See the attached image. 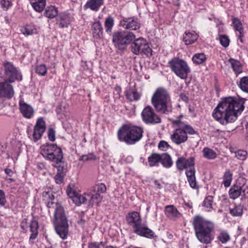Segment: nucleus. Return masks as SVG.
I'll return each instance as SVG.
<instances>
[{"label": "nucleus", "instance_id": "1", "mask_svg": "<svg viewBox=\"0 0 248 248\" xmlns=\"http://www.w3.org/2000/svg\"><path fill=\"white\" fill-rule=\"evenodd\" d=\"M246 100V98L239 96L226 97L218 104L212 116L222 125L233 123L237 119V112L243 111Z\"/></svg>", "mask_w": 248, "mask_h": 248}, {"label": "nucleus", "instance_id": "2", "mask_svg": "<svg viewBox=\"0 0 248 248\" xmlns=\"http://www.w3.org/2000/svg\"><path fill=\"white\" fill-rule=\"evenodd\" d=\"M42 198L48 208L55 207L54 225L56 232L62 239H66L69 232V226L63 207L54 201L55 197L51 190L44 191Z\"/></svg>", "mask_w": 248, "mask_h": 248}, {"label": "nucleus", "instance_id": "3", "mask_svg": "<svg viewBox=\"0 0 248 248\" xmlns=\"http://www.w3.org/2000/svg\"><path fill=\"white\" fill-rule=\"evenodd\" d=\"M192 225L198 240L202 243L209 244L214 239L212 232L215 228L214 223L205 219L201 216L193 217Z\"/></svg>", "mask_w": 248, "mask_h": 248}, {"label": "nucleus", "instance_id": "4", "mask_svg": "<svg viewBox=\"0 0 248 248\" xmlns=\"http://www.w3.org/2000/svg\"><path fill=\"white\" fill-rule=\"evenodd\" d=\"M151 103L155 110L161 114H168L172 111L170 96L163 88H158L154 93Z\"/></svg>", "mask_w": 248, "mask_h": 248}, {"label": "nucleus", "instance_id": "5", "mask_svg": "<svg viewBox=\"0 0 248 248\" xmlns=\"http://www.w3.org/2000/svg\"><path fill=\"white\" fill-rule=\"evenodd\" d=\"M182 117V115H180L179 118L172 121V124L177 128L170 135V138L176 145L186 142L188 139L187 134L194 135L197 133V132L187 123L182 121L180 119V118Z\"/></svg>", "mask_w": 248, "mask_h": 248}, {"label": "nucleus", "instance_id": "6", "mask_svg": "<svg viewBox=\"0 0 248 248\" xmlns=\"http://www.w3.org/2000/svg\"><path fill=\"white\" fill-rule=\"evenodd\" d=\"M142 127L131 124H124L118 130V138L120 141L128 145H133L139 141L143 137Z\"/></svg>", "mask_w": 248, "mask_h": 248}, {"label": "nucleus", "instance_id": "7", "mask_svg": "<svg viewBox=\"0 0 248 248\" xmlns=\"http://www.w3.org/2000/svg\"><path fill=\"white\" fill-rule=\"evenodd\" d=\"M177 169L180 171L186 170V174L189 185L193 189H198V186L195 177V158H186L184 156L178 157L176 161Z\"/></svg>", "mask_w": 248, "mask_h": 248}, {"label": "nucleus", "instance_id": "8", "mask_svg": "<svg viewBox=\"0 0 248 248\" xmlns=\"http://www.w3.org/2000/svg\"><path fill=\"white\" fill-rule=\"evenodd\" d=\"M126 221L132 227L134 232L137 234L149 238L154 237V232L142 224L141 219L138 212L129 213L126 217Z\"/></svg>", "mask_w": 248, "mask_h": 248}, {"label": "nucleus", "instance_id": "9", "mask_svg": "<svg viewBox=\"0 0 248 248\" xmlns=\"http://www.w3.org/2000/svg\"><path fill=\"white\" fill-rule=\"evenodd\" d=\"M41 154L47 160L58 165L62 162L63 154L61 148L56 144H48L43 145L40 148Z\"/></svg>", "mask_w": 248, "mask_h": 248}, {"label": "nucleus", "instance_id": "10", "mask_svg": "<svg viewBox=\"0 0 248 248\" xmlns=\"http://www.w3.org/2000/svg\"><path fill=\"white\" fill-rule=\"evenodd\" d=\"M135 35L131 31H119L112 34V41L114 46L119 50H123L126 48L135 38Z\"/></svg>", "mask_w": 248, "mask_h": 248}, {"label": "nucleus", "instance_id": "11", "mask_svg": "<svg viewBox=\"0 0 248 248\" xmlns=\"http://www.w3.org/2000/svg\"><path fill=\"white\" fill-rule=\"evenodd\" d=\"M168 65L171 71L179 78L186 79L190 72V69L187 62L183 59L174 57L168 62Z\"/></svg>", "mask_w": 248, "mask_h": 248}, {"label": "nucleus", "instance_id": "12", "mask_svg": "<svg viewBox=\"0 0 248 248\" xmlns=\"http://www.w3.org/2000/svg\"><path fill=\"white\" fill-rule=\"evenodd\" d=\"M4 75L6 81L13 83L17 80H22V76L21 72L16 68L13 63L5 62L3 63Z\"/></svg>", "mask_w": 248, "mask_h": 248}, {"label": "nucleus", "instance_id": "13", "mask_svg": "<svg viewBox=\"0 0 248 248\" xmlns=\"http://www.w3.org/2000/svg\"><path fill=\"white\" fill-rule=\"evenodd\" d=\"M131 50L135 55L144 54H151L152 49L149 47L147 41L143 38L134 39L131 43Z\"/></svg>", "mask_w": 248, "mask_h": 248}, {"label": "nucleus", "instance_id": "14", "mask_svg": "<svg viewBox=\"0 0 248 248\" xmlns=\"http://www.w3.org/2000/svg\"><path fill=\"white\" fill-rule=\"evenodd\" d=\"M143 121L147 124H156L161 122V119L150 106L144 108L141 112Z\"/></svg>", "mask_w": 248, "mask_h": 248}, {"label": "nucleus", "instance_id": "15", "mask_svg": "<svg viewBox=\"0 0 248 248\" xmlns=\"http://www.w3.org/2000/svg\"><path fill=\"white\" fill-rule=\"evenodd\" d=\"M229 194L230 198L233 200L242 196L248 200V186L244 185L242 186L237 184L234 185L230 189Z\"/></svg>", "mask_w": 248, "mask_h": 248}, {"label": "nucleus", "instance_id": "16", "mask_svg": "<svg viewBox=\"0 0 248 248\" xmlns=\"http://www.w3.org/2000/svg\"><path fill=\"white\" fill-rule=\"evenodd\" d=\"M120 25L123 28L130 31L137 30L140 27L138 19L134 16L123 17L120 21Z\"/></svg>", "mask_w": 248, "mask_h": 248}, {"label": "nucleus", "instance_id": "17", "mask_svg": "<svg viewBox=\"0 0 248 248\" xmlns=\"http://www.w3.org/2000/svg\"><path fill=\"white\" fill-rule=\"evenodd\" d=\"M66 193L69 197L72 200L73 202L78 206L85 203L87 201L85 196L86 194L81 195L76 192L70 186H67Z\"/></svg>", "mask_w": 248, "mask_h": 248}, {"label": "nucleus", "instance_id": "18", "mask_svg": "<svg viewBox=\"0 0 248 248\" xmlns=\"http://www.w3.org/2000/svg\"><path fill=\"white\" fill-rule=\"evenodd\" d=\"M46 129V123L43 118H39L34 127L32 134L33 140L37 141L42 136Z\"/></svg>", "mask_w": 248, "mask_h": 248}, {"label": "nucleus", "instance_id": "19", "mask_svg": "<svg viewBox=\"0 0 248 248\" xmlns=\"http://www.w3.org/2000/svg\"><path fill=\"white\" fill-rule=\"evenodd\" d=\"M6 80L4 82L0 83V96L8 98L14 96L15 92L13 87Z\"/></svg>", "mask_w": 248, "mask_h": 248}, {"label": "nucleus", "instance_id": "20", "mask_svg": "<svg viewBox=\"0 0 248 248\" xmlns=\"http://www.w3.org/2000/svg\"><path fill=\"white\" fill-rule=\"evenodd\" d=\"M19 105L21 113L25 118L30 119L33 116L34 111L31 106L22 100L19 101Z\"/></svg>", "mask_w": 248, "mask_h": 248}, {"label": "nucleus", "instance_id": "21", "mask_svg": "<svg viewBox=\"0 0 248 248\" xmlns=\"http://www.w3.org/2000/svg\"><path fill=\"white\" fill-rule=\"evenodd\" d=\"M165 214L168 218L174 220L180 218L181 216V213L177 209L172 205H167L165 207Z\"/></svg>", "mask_w": 248, "mask_h": 248}, {"label": "nucleus", "instance_id": "22", "mask_svg": "<svg viewBox=\"0 0 248 248\" xmlns=\"http://www.w3.org/2000/svg\"><path fill=\"white\" fill-rule=\"evenodd\" d=\"M104 0H88L84 8L85 9H90L91 10L97 12L104 4Z\"/></svg>", "mask_w": 248, "mask_h": 248}, {"label": "nucleus", "instance_id": "23", "mask_svg": "<svg viewBox=\"0 0 248 248\" xmlns=\"http://www.w3.org/2000/svg\"><path fill=\"white\" fill-rule=\"evenodd\" d=\"M92 30L94 38L100 39L103 37V28L101 23L99 21L95 22L93 24Z\"/></svg>", "mask_w": 248, "mask_h": 248}, {"label": "nucleus", "instance_id": "24", "mask_svg": "<svg viewBox=\"0 0 248 248\" xmlns=\"http://www.w3.org/2000/svg\"><path fill=\"white\" fill-rule=\"evenodd\" d=\"M125 96L130 101H136L140 99V94L133 87H128L125 91Z\"/></svg>", "mask_w": 248, "mask_h": 248}, {"label": "nucleus", "instance_id": "25", "mask_svg": "<svg viewBox=\"0 0 248 248\" xmlns=\"http://www.w3.org/2000/svg\"><path fill=\"white\" fill-rule=\"evenodd\" d=\"M38 222L34 219H32L30 223V230L31 232L30 237V241L33 243V240L35 239L38 234Z\"/></svg>", "mask_w": 248, "mask_h": 248}, {"label": "nucleus", "instance_id": "26", "mask_svg": "<svg viewBox=\"0 0 248 248\" xmlns=\"http://www.w3.org/2000/svg\"><path fill=\"white\" fill-rule=\"evenodd\" d=\"M198 36L194 31H186L183 36V41L186 45L194 43L198 39Z\"/></svg>", "mask_w": 248, "mask_h": 248}, {"label": "nucleus", "instance_id": "27", "mask_svg": "<svg viewBox=\"0 0 248 248\" xmlns=\"http://www.w3.org/2000/svg\"><path fill=\"white\" fill-rule=\"evenodd\" d=\"M59 26L62 28H67L71 22L70 16L66 14H60L58 18Z\"/></svg>", "mask_w": 248, "mask_h": 248}, {"label": "nucleus", "instance_id": "28", "mask_svg": "<svg viewBox=\"0 0 248 248\" xmlns=\"http://www.w3.org/2000/svg\"><path fill=\"white\" fill-rule=\"evenodd\" d=\"M228 62L231 64V67L236 76L242 72V65L238 60L230 58L229 59Z\"/></svg>", "mask_w": 248, "mask_h": 248}, {"label": "nucleus", "instance_id": "29", "mask_svg": "<svg viewBox=\"0 0 248 248\" xmlns=\"http://www.w3.org/2000/svg\"><path fill=\"white\" fill-rule=\"evenodd\" d=\"M31 5L33 8L37 12H42L46 5V0H33L31 1Z\"/></svg>", "mask_w": 248, "mask_h": 248}, {"label": "nucleus", "instance_id": "30", "mask_svg": "<svg viewBox=\"0 0 248 248\" xmlns=\"http://www.w3.org/2000/svg\"><path fill=\"white\" fill-rule=\"evenodd\" d=\"M160 162L164 167L166 168H170L173 164L170 155L167 153L160 154Z\"/></svg>", "mask_w": 248, "mask_h": 248}, {"label": "nucleus", "instance_id": "31", "mask_svg": "<svg viewBox=\"0 0 248 248\" xmlns=\"http://www.w3.org/2000/svg\"><path fill=\"white\" fill-rule=\"evenodd\" d=\"M149 166L151 167L158 166L160 161V155L156 153H152L148 158Z\"/></svg>", "mask_w": 248, "mask_h": 248}, {"label": "nucleus", "instance_id": "32", "mask_svg": "<svg viewBox=\"0 0 248 248\" xmlns=\"http://www.w3.org/2000/svg\"><path fill=\"white\" fill-rule=\"evenodd\" d=\"M90 196L89 202L90 204L97 205L102 200V196L100 195L99 193H95L92 192L91 191L90 195H88Z\"/></svg>", "mask_w": 248, "mask_h": 248}, {"label": "nucleus", "instance_id": "33", "mask_svg": "<svg viewBox=\"0 0 248 248\" xmlns=\"http://www.w3.org/2000/svg\"><path fill=\"white\" fill-rule=\"evenodd\" d=\"M114 25V20L112 17L109 16L106 18L104 26L106 32L110 34L112 32Z\"/></svg>", "mask_w": 248, "mask_h": 248}, {"label": "nucleus", "instance_id": "34", "mask_svg": "<svg viewBox=\"0 0 248 248\" xmlns=\"http://www.w3.org/2000/svg\"><path fill=\"white\" fill-rule=\"evenodd\" d=\"M238 86L240 89L246 93H248V77L246 76L240 78L239 82H237Z\"/></svg>", "mask_w": 248, "mask_h": 248}, {"label": "nucleus", "instance_id": "35", "mask_svg": "<svg viewBox=\"0 0 248 248\" xmlns=\"http://www.w3.org/2000/svg\"><path fill=\"white\" fill-rule=\"evenodd\" d=\"M192 60L195 64H200L205 62L206 57L204 53H196L193 55Z\"/></svg>", "mask_w": 248, "mask_h": 248}, {"label": "nucleus", "instance_id": "36", "mask_svg": "<svg viewBox=\"0 0 248 248\" xmlns=\"http://www.w3.org/2000/svg\"><path fill=\"white\" fill-rule=\"evenodd\" d=\"M230 213L233 217H240L243 213V206L239 204L233 208H230Z\"/></svg>", "mask_w": 248, "mask_h": 248}, {"label": "nucleus", "instance_id": "37", "mask_svg": "<svg viewBox=\"0 0 248 248\" xmlns=\"http://www.w3.org/2000/svg\"><path fill=\"white\" fill-rule=\"evenodd\" d=\"M202 152L203 156L208 159H214L217 157L216 153L208 147L204 148Z\"/></svg>", "mask_w": 248, "mask_h": 248}, {"label": "nucleus", "instance_id": "38", "mask_svg": "<svg viewBox=\"0 0 248 248\" xmlns=\"http://www.w3.org/2000/svg\"><path fill=\"white\" fill-rule=\"evenodd\" d=\"M45 14L47 17L53 18L58 15L57 9L55 6H49L46 9Z\"/></svg>", "mask_w": 248, "mask_h": 248}, {"label": "nucleus", "instance_id": "39", "mask_svg": "<svg viewBox=\"0 0 248 248\" xmlns=\"http://www.w3.org/2000/svg\"><path fill=\"white\" fill-rule=\"evenodd\" d=\"M91 191L93 193H99L101 195V194L106 192V186L105 184L100 183L92 187Z\"/></svg>", "mask_w": 248, "mask_h": 248}, {"label": "nucleus", "instance_id": "40", "mask_svg": "<svg viewBox=\"0 0 248 248\" xmlns=\"http://www.w3.org/2000/svg\"><path fill=\"white\" fill-rule=\"evenodd\" d=\"M232 24L235 31L238 32L244 31V28L242 22L238 18L233 17L232 18Z\"/></svg>", "mask_w": 248, "mask_h": 248}, {"label": "nucleus", "instance_id": "41", "mask_svg": "<svg viewBox=\"0 0 248 248\" xmlns=\"http://www.w3.org/2000/svg\"><path fill=\"white\" fill-rule=\"evenodd\" d=\"M36 31V29L33 25H27L22 29V33L27 35H32L35 33Z\"/></svg>", "mask_w": 248, "mask_h": 248}, {"label": "nucleus", "instance_id": "42", "mask_svg": "<svg viewBox=\"0 0 248 248\" xmlns=\"http://www.w3.org/2000/svg\"><path fill=\"white\" fill-rule=\"evenodd\" d=\"M232 174L230 171H226L223 176V184L226 187L229 186L232 180Z\"/></svg>", "mask_w": 248, "mask_h": 248}, {"label": "nucleus", "instance_id": "43", "mask_svg": "<svg viewBox=\"0 0 248 248\" xmlns=\"http://www.w3.org/2000/svg\"><path fill=\"white\" fill-rule=\"evenodd\" d=\"M213 202V197L211 196H208L205 198L202 205L206 208L207 211H210L212 209Z\"/></svg>", "mask_w": 248, "mask_h": 248}, {"label": "nucleus", "instance_id": "44", "mask_svg": "<svg viewBox=\"0 0 248 248\" xmlns=\"http://www.w3.org/2000/svg\"><path fill=\"white\" fill-rule=\"evenodd\" d=\"M47 68L45 64H41L37 65L35 68V72L39 75L44 76L47 73Z\"/></svg>", "mask_w": 248, "mask_h": 248}, {"label": "nucleus", "instance_id": "45", "mask_svg": "<svg viewBox=\"0 0 248 248\" xmlns=\"http://www.w3.org/2000/svg\"><path fill=\"white\" fill-rule=\"evenodd\" d=\"M235 157L239 160H245L247 158V152L246 151L240 150L235 152Z\"/></svg>", "mask_w": 248, "mask_h": 248}, {"label": "nucleus", "instance_id": "46", "mask_svg": "<svg viewBox=\"0 0 248 248\" xmlns=\"http://www.w3.org/2000/svg\"><path fill=\"white\" fill-rule=\"evenodd\" d=\"M219 41L220 44L225 47L229 46L230 44V40L228 36L223 35L219 36Z\"/></svg>", "mask_w": 248, "mask_h": 248}, {"label": "nucleus", "instance_id": "47", "mask_svg": "<svg viewBox=\"0 0 248 248\" xmlns=\"http://www.w3.org/2000/svg\"><path fill=\"white\" fill-rule=\"evenodd\" d=\"M0 5L5 10H7L12 5V0H1Z\"/></svg>", "mask_w": 248, "mask_h": 248}, {"label": "nucleus", "instance_id": "48", "mask_svg": "<svg viewBox=\"0 0 248 248\" xmlns=\"http://www.w3.org/2000/svg\"><path fill=\"white\" fill-rule=\"evenodd\" d=\"M218 239L222 243H225L229 240L230 236L227 232H222L219 235Z\"/></svg>", "mask_w": 248, "mask_h": 248}, {"label": "nucleus", "instance_id": "49", "mask_svg": "<svg viewBox=\"0 0 248 248\" xmlns=\"http://www.w3.org/2000/svg\"><path fill=\"white\" fill-rule=\"evenodd\" d=\"M47 134L49 140L54 141L55 140V131L54 129L52 128H49Z\"/></svg>", "mask_w": 248, "mask_h": 248}, {"label": "nucleus", "instance_id": "50", "mask_svg": "<svg viewBox=\"0 0 248 248\" xmlns=\"http://www.w3.org/2000/svg\"><path fill=\"white\" fill-rule=\"evenodd\" d=\"M6 203L5 193L2 190L0 189V205L4 206Z\"/></svg>", "mask_w": 248, "mask_h": 248}, {"label": "nucleus", "instance_id": "51", "mask_svg": "<svg viewBox=\"0 0 248 248\" xmlns=\"http://www.w3.org/2000/svg\"><path fill=\"white\" fill-rule=\"evenodd\" d=\"M64 174H58L56 175L54 177V179L56 183L58 184H61L63 182V179L64 178Z\"/></svg>", "mask_w": 248, "mask_h": 248}, {"label": "nucleus", "instance_id": "52", "mask_svg": "<svg viewBox=\"0 0 248 248\" xmlns=\"http://www.w3.org/2000/svg\"><path fill=\"white\" fill-rule=\"evenodd\" d=\"M170 146L168 142L164 140L160 141L158 145V148L162 150H165L166 149L168 148Z\"/></svg>", "mask_w": 248, "mask_h": 248}, {"label": "nucleus", "instance_id": "53", "mask_svg": "<svg viewBox=\"0 0 248 248\" xmlns=\"http://www.w3.org/2000/svg\"><path fill=\"white\" fill-rule=\"evenodd\" d=\"M89 248H104V243L101 242L99 244L96 243L91 244Z\"/></svg>", "mask_w": 248, "mask_h": 248}, {"label": "nucleus", "instance_id": "54", "mask_svg": "<svg viewBox=\"0 0 248 248\" xmlns=\"http://www.w3.org/2000/svg\"><path fill=\"white\" fill-rule=\"evenodd\" d=\"M57 168V173L58 174H64L65 176L66 174V172L65 171V169L63 167L61 166H56V165L55 164L54 165Z\"/></svg>", "mask_w": 248, "mask_h": 248}, {"label": "nucleus", "instance_id": "55", "mask_svg": "<svg viewBox=\"0 0 248 248\" xmlns=\"http://www.w3.org/2000/svg\"><path fill=\"white\" fill-rule=\"evenodd\" d=\"M90 155L91 156V157H90L89 155H83L80 157V160L83 161H86L89 159H92L94 158V155Z\"/></svg>", "mask_w": 248, "mask_h": 248}, {"label": "nucleus", "instance_id": "56", "mask_svg": "<svg viewBox=\"0 0 248 248\" xmlns=\"http://www.w3.org/2000/svg\"><path fill=\"white\" fill-rule=\"evenodd\" d=\"M27 219L24 218L22 220L20 224V227L23 230H26L28 226Z\"/></svg>", "mask_w": 248, "mask_h": 248}, {"label": "nucleus", "instance_id": "57", "mask_svg": "<svg viewBox=\"0 0 248 248\" xmlns=\"http://www.w3.org/2000/svg\"><path fill=\"white\" fill-rule=\"evenodd\" d=\"M180 99L185 102H187L188 100V97L184 93H181L180 94Z\"/></svg>", "mask_w": 248, "mask_h": 248}, {"label": "nucleus", "instance_id": "58", "mask_svg": "<svg viewBox=\"0 0 248 248\" xmlns=\"http://www.w3.org/2000/svg\"><path fill=\"white\" fill-rule=\"evenodd\" d=\"M4 172L9 176H12L14 174L13 170L9 168H6L4 170Z\"/></svg>", "mask_w": 248, "mask_h": 248}, {"label": "nucleus", "instance_id": "59", "mask_svg": "<svg viewBox=\"0 0 248 248\" xmlns=\"http://www.w3.org/2000/svg\"><path fill=\"white\" fill-rule=\"evenodd\" d=\"M154 184L155 187L158 189H161L162 188V186L161 185V184L157 181V180H155L154 181Z\"/></svg>", "mask_w": 248, "mask_h": 248}, {"label": "nucleus", "instance_id": "60", "mask_svg": "<svg viewBox=\"0 0 248 248\" xmlns=\"http://www.w3.org/2000/svg\"><path fill=\"white\" fill-rule=\"evenodd\" d=\"M239 35H238V38L241 43L243 42V37H244V31L238 32Z\"/></svg>", "mask_w": 248, "mask_h": 248}, {"label": "nucleus", "instance_id": "61", "mask_svg": "<svg viewBox=\"0 0 248 248\" xmlns=\"http://www.w3.org/2000/svg\"><path fill=\"white\" fill-rule=\"evenodd\" d=\"M115 90V91L118 93H119L120 92H121V88L119 86H116Z\"/></svg>", "mask_w": 248, "mask_h": 248}, {"label": "nucleus", "instance_id": "62", "mask_svg": "<svg viewBox=\"0 0 248 248\" xmlns=\"http://www.w3.org/2000/svg\"><path fill=\"white\" fill-rule=\"evenodd\" d=\"M38 168L41 170L43 169V168L44 167L43 164H42V163H38Z\"/></svg>", "mask_w": 248, "mask_h": 248}, {"label": "nucleus", "instance_id": "63", "mask_svg": "<svg viewBox=\"0 0 248 248\" xmlns=\"http://www.w3.org/2000/svg\"><path fill=\"white\" fill-rule=\"evenodd\" d=\"M246 129H248V124H247L246 125Z\"/></svg>", "mask_w": 248, "mask_h": 248}, {"label": "nucleus", "instance_id": "64", "mask_svg": "<svg viewBox=\"0 0 248 248\" xmlns=\"http://www.w3.org/2000/svg\"><path fill=\"white\" fill-rule=\"evenodd\" d=\"M80 222H84V221H83L82 219H81Z\"/></svg>", "mask_w": 248, "mask_h": 248}]
</instances>
